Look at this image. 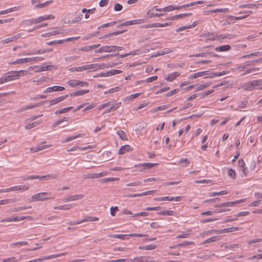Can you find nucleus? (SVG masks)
<instances>
[{"label": "nucleus", "instance_id": "16", "mask_svg": "<svg viewBox=\"0 0 262 262\" xmlns=\"http://www.w3.org/2000/svg\"><path fill=\"white\" fill-rule=\"evenodd\" d=\"M262 6L261 4L257 3V4H242L240 5L238 7L240 8H249V9H253V8H259Z\"/></svg>", "mask_w": 262, "mask_h": 262}, {"label": "nucleus", "instance_id": "4", "mask_svg": "<svg viewBox=\"0 0 262 262\" xmlns=\"http://www.w3.org/2000/svg\"><path fill=\"white\" fill-rule=\"evenodd\" d=\"M50 193L48 192H40L38 193L37 194H34L31 199L32 200H30L31 201H43L53 199L54 197L50 196Z\"/></svg>", "mask_w": 262, "mask_h": 262}, {"label": "nucleus", "instance_id": "21", "mask_svg": "<svg viewBox=\"0 0 262 262\" xmlns=\"http://www.w3.org/2000/svg\"><path fill=\"white\" fill-rule=\"evenodd\" d=\"M51 146V145H39L36 147H33L30 148V150L32 152H36L42 150L43 149H46L47 148H49Z\"/></svg>", "mask_w": 262, "mask_h": 262}, {"label": "nucleus", "instance_id": "10", "mask_svg": "<svg viewBox=\"0 0 262 262\" xmlns=\"http://www.w3.org/2000/svg\"><path fill=\"white\" fill-rule=\"evenodd\" d=\"M107 174V172L105 171H103L99 173H90L84 176V179H97L99 178L103 177Z\"/></svg>", "mask_w": 262, "mask_h": 262}, {"label": "nucleus", "instance_id": "46", "mask_svg": "<svg viewBox=\"0 0 262 262\" xmlns=\"http://www.w3.org/2000/svg\"><path fill=\"white\" fill-rule=\"evenodd\" d=\"M158 214L162 215H174V211L172 210H165L158 212Z\"/></svg>", "mask_w": 262, "mask_h": 262}, {"label": "nucleus", "instance_id": "35", "mask_svg": "<svg viewBox=\"0 0 262 262\" xmlns=\"http://www.w3.org/2000/svg\"><path fill=\"white\" fill-rule=\"evenodd\" d=\"M117 134L119 136V138L123 141L127 140V137L126 133L122 130H119L117 132Z\"/></svg>", "mask_w": 262, "mask_h": 262}, {"label": "nucleus", "instance_id": "13", "mask_svg": "<svg viewBox=\"0 0 262 262\" xmlns=\"http://www.w3.org/2000/svg\"><path fill=\"white\" fill-rule=\"evenodd\" d=\"M147 256H139L133 259H128L127 262H155V261H148Z\"/></svg>", "mask_w": 262, "mask_h": 262}, {"label": "nucleus", "instance_id": "6", "mask_svg": "<svg viewBox=\"0 0 262 262\" xmlns=\"http://www.w3.org/2000/svg\"><path fill=\"white\" fill-rule=\"evenodd\" d=\"M85 195L83 194H75L70 195L67 198H64L62 200L64 202H69L71 201H75L79 200H81L84 198Z\"/></svg>", "mask_w": 262, "mask_h": 262}, {"label": "nucleus", "instance_id": "38", "mask_svg": "<svg viewBox=\"0 0 262 262\" xmlns=\"http://www.w3.org/2000/svg\"><path fill=\"white\" fill-rule=\"evenodd\" d=\"M21 259V256H19L18 258L17 257H11L4 259L3 262H17Z\"/></svg>", "mask_w": 262, "mask_h": 262}, {"label": "nucleus", "instance_id": "1", "mask_svg": "<svg viewBox=\"0 0 262 262\" xmlns=\"http://www.w3.org/2000/svg\"><path fill=\"white\" fill-rule=\"evenodd\" d=\"M258 86H260L258 89L262 90V79H256L245 82L242 84V88L246 91H252Z\"/></svg>", "mask_w": 262, "mask_h": 262}, {"label": "nucleus", "instance_id": "25", "mask_svg": "<svg viewBox=\"0 0 262 262\" xmlns=\"http://www.w3.org/2000/svg\"><path fill=\"white\" fill-rule=\"evenodd\" d=\"M126 31V30L114 32H112V33H109L108 34H106V35L102 36V37H101L100 38V39H105V38H107L108 37H110L113 36L120 35V34H121L124 33Z\"/></svg>", "mask_w": 262, "mask_h": 262}, {"label": "nucleus", "instance_id": "41", "mask_svg": "<svg viewBox=\"0 0 262 262\" xmlns=\"http://www.w3.org/2000/svg\"><path fill=\"white\" fill-rule=\"evenodd\" d=\"M259 70V68H254L251 69H247L241 75L245 76L253 72H256Z\"/></svg>", "mask_w": 262, "mask_h": 262}, {"label": "nucleus", "instance_id": "39", "mask_svg": "<svg viewBox=\"0 0 262 262\" xmlns=\"http://www.w3.org/2000/svg\"><path fill=\"white\" fill-rule=\"evenodd\" d=\"M120 21V20H117L116 21H112V22H110V23H106V24H103V25L100 26L99 27H98V29H100L101 28H105V27L113 26L114 25L117 24L118 23H119Z\"/></svg>", "mask_w": 262, "mask_h": 262}, {"label": "nucleus", "instance_id": "56", "mask_svg": "<svg viewBox=\"0 0 262 262\" xmlns=\"http://www.w3.org/2000/svg\"><path fill=\"white\" fill-rule=\"evenodd\" d=\"M44 59V58L42 57H33L29 58V62H38L39 61L43 60Z\"/></svg>", "mask_w": 262, "mask_h": 262}, {"label": "nucleus", "instance_id": "3", "mask_svg": "<svg viewBox=\"0 0 262 262\" xmlns=\"http://www.w3.org/2000/svg\"><path fill=\"white\" fill-rule=\"evenodd\" d=\"M116 63H112L110 64L107 66H106L104 63L98 64V63H94L90 64H86L83 66H81L82 71L91 70H94L95 69H102L106 67H112L114 66H116Z\"/></svg>", "mask_w": 262, "mask_h": 262}, {"label": "nucleus", "instance_id": "61", "mask_svg": "<svg viewBox=\"0 0 262 262\" xmlns=\"http://www.w3.org/2000/svg\"><path fill=\"white\" fill-rule=\"evenodd\" d=\"M227 193V192L226 190H223L220 192H212L209 194L210 196H214L218 195H224Z\"/></svg>", "mask_w": 262, "mask_h": 262}, {"label": "nucleus", "instance_id": "2", "mask_svg": "<svg viewBox=\"0 0 262 262\" xmlns=\"http://www.w3.org/2000/svg\"><path fill=\"white\" fill-rule=\"evenodd\" d=\"M245 201H246V199H241L239 200H237L235 201L226 202L224 203L220 204L219 205L215 206V207H218V208H220L217 209L214 212L221 213V212L229 211L231 209H227V208L224 209L222 208L223 207H233V206H235V205L241 203L245 202Z\"/></svg>", "mask_w": 262, "mask_h": 262}, {"label": "nucleus", "instance_id": "15", "mask_svg": "<svg viewBox=\"0 0 262 262\" xmlns=\"http://www.w3.org/2000/svg\"><path fill=\"white\" fill-rule=\"evenodd\" d=\"M64 89H65V88L61 86H53L47 88L44 91L43 93H51L52 92L62 91H63Z\"/></svg>", "mask_w": 262, "mask_h": 262}, {"label": "nucleus", "instance_id": "47", "mask_svg": "<svg viewBox=\"0 0 262 262\" xmlns=\"http://www.w3.org/2000/svg\"><path fill=\"white\" fill-rule=\"evenodd\" d=\"M213 34L212 32H209L207 33H205L201 35L202 37H205L207 38V40H214L215 38L213 37Z\"/></svg>", "mask_w": 262, "mask_h": 262}, {"label": "nucleus", "instance_id": "55", "mask_svg": "<svg viewBox=\"0 0 262 262\" xmlns=\"http://www.w3.org/2000/svg\"><path fill=\"white\" fill-rule=\"evenodd\" d=\"M194 243L193 242L184 241L183 243L177 244L176 246H179V247H185V246H187L188 245H194Z\"/></svg>", "mask_w": 262, "mask_h": 262}, {"label": "nucleus", "instance_id": "36", "mask_svg": "<svg viewBox=\"0 0 262 262\" xmlns=\"http://www.w3.org/2000/svg\"><path fill=\"white\" fill-rule=\"evenodd\" d=\"M29 58H21V59H18L16 60L15 61H14L11 62V64H23L29 62Z\"/></svg>", "mask_w": 262, "mask_h": 262}, {"label": "nucleus", "instance_id": "58", "mask_svg": "<svg viewBox=\"0 0 262 262\" xmlns=\"http://www.w3.org/2000/svg\"><path fill=\"white\" fill-rule=\"evenodd\" d=\"M171 196H163V197H159V198H156L154 200L155 201H171Z\"/></svg>", "mask_w": 262, "mask_h": 262}, {"label": "nucleus", "instance_id": "29", "mask_svg": "<svg viewBox=\"0 0 262 262\" xmlns=\"http://www.w3.org/2000/svg\"><path fill=\"white\" fill-rule=\"evenodd\" d=\"M182 8H183L182 6L176 7L170 5L162 8V10L164 12H169L174 10H179Z\"/></svg>", "mask_w": 262, "mask_h": 262}, {"label": "nucleus", "instance_id": "26", "mask_svg": "<svg viewBox=\"0 0 262 262\" xmlns=\"http://www.w3.org/2000/svg\"><path fill=\"white\" fill-rule=\"evenodd\" d=\"M89 90H79L77 91H75L73 93H72L70 94L71 97H76L82 96L84 94H87L89 92Z\"/></svg>", "mask_w": 262, "mask_h": 262}, {"label": "nucleus", "instance_id": "14", "mask_svg": "<svg viewBox=\"0 0 262 262\" xmlns=\"http://www.w3.org/2000/svg\"><path fill=\"white\" fill-rule=\"evenodd\" d=\"M66 254V253H62L58 254H53V255H49L48 256H44L42 258L35 259L34 260L35 261V262H41L43 260H47V259H52V258H57L59 256L64 255Z\"/></svg>", "mask_w": 262, "mask_h": 262}, {"label": "nucleus", "instance_id": "7", "mask_svg": "<svg viewBox=\"0 0 262 262\" xmlns=\"http://www.w3.org/2000/svg\"><path fill=\"white\" fill-rule=\"evenodd\" d=\"M7 81H10L13 80L18 79L19 75H18V72L15 71H11L5 74Z\"/></svg>", "mask_w": 262, "mask_h": 262}, {"label": "nucleus", "instance_id": "40", "mask_svg": "<svg viewBox=\"0 0 262 262\" xmlns=\"http://www.w3.org/2000/svg\"><path fill=\"white\" fill-rule=\"evenodd\" d=\"M28 243L27 242H26V241L18 242H16V243H11L10 245V247L11 248H14V247H16V246H25V245H28Z\"/></svg>", "mask_w": 262, "mask_h": 262}, {"label": "nucleus", "instance_id": "11", "mask_svg": "<svg viewBox=\"0 0 262 262\" xmlns=\"http://www.w3.org/2000/svg\"><path fill=\"white\" fill-rule=\"evenodd\" d=\"M69 96L68 95H63L61 96H60L59 97L56 98L53 100H47V102H49V105L52 106L55 104H57L60 102L63 101L65 100L67 97Z\"/></svg>", "mask_w": 262, "mask_h": 262}, {"label": "nucleus", "instance_id": "49", "mask_svg": "<svg viewBox=\"0 0 262 262\" xmlns=\"http://www.w3.org/2000/svg\"><path fill=\"white\" fill-rule=\"evenodd\" d=\"M40 123V122H39L38 121H35L34 122H32L31 123H29L25 126V128L26 129H30L33 127H35L38 124H39Z\"/></svg>", "mask_w": 262, "mask_h": 262}, {"label": "nucleus", "instance_id": "63", "mask_svg": "<svg viewBox=\"0 0 262 262\" xmlns=\"http://www.w3.org/2000/svg\"><path fill=\"white\" fill-rule=\"evenodd\" d=\"M108 72V76L115 75L116 74H118L121 73L122 71L118 70L113 69L110 70Z\"/></svg>", "mask_w": 262, "mask_h": 262}, {"label": "nucleus", "instance_id": "24", "mask_svg": "<svg viewBox=\"0 0 262 262\" xmlns=\"http://www.w3.org/2000/svg\"><path fill=\"white\" fill-rule=\"evenodd\" d=\"M100 44L93 45L91 46H85L79 49V50L83 52H88L93 49H97L100 47Z\"/></svg>", "mask_w": 262, "mask_h": 262}, {"label": "nucleus", "instance_id": "50", "mask_svg": "<svg viewBox=\"0 0 262 262\" xmlns=\"http://www.w3.org/2000/svg\"><path fill=\"white\" fill-rule=\"evenodd\" d=\"M51 66H41L39 67L36 71V72H39L42 71H46L50 70L51 69Z\"/></svg>", "mask_w": 262, "mask_h": 262}, {"label": "nucleus", "instance_id": "45", "mask_svg": "<svg viewBox=\"0 0 262 262\" xmlns=\"http://www.w3.org/2000/svg\"><path fill=\"white\" fill-rule=\"evenodd\" d=\"M23 23L26 26H31L33 24H36V18L26 19L23 21Z\"/></svg>", "mask_w": 262, "mask_h": 262}, {"label": "nucleus", "instance_id": "33", "mask_svg": "<svg viewBox=\"0 0 262 262\" xmlns=\"http://www.w3.org/2000/svg\"><path fill=\"white\" fill-rule=\"evenodd\" d=\"M231 49V47L229 45H226L220 47H216L215 50L217 52H224L229 51Z\"/></svg>", "mask_w": 262, "mask_h": 262}, {"label": "nucleus", "instance_id": "32", "mask_svg": "<svg viewBox=\"0 0 262 262\" xmlns=\"http://www.w3.org/2000/svg\"><path fill=\"white\" fill-rule=\"evenodd\" d=\"M180 75V74L178 72H174L172 73L169 74L167 75L166 79L169 81H173L176 78Z\"/></svg>", "mask_w": 262, "mask_h": 262}, {"label": "nucleus", "instance_id": "18", "mask_svg": "<svg viewBox=\"0 0 262 262\" xmlns=\"http://www.w3.org/2000/svg\"><path fill=\"white\" fill-rule=\"evenodd\" d=\"M209 71H202V72H199L194 74H192L190 75L188 79H195L199 77H202L205 75H206L208 74Z\"/></svg>", "mask_w": 262, "mask_h": 262}, {"label": "nucleus", "instance_id": "28", "mask_svg": "<svg viewBox=\"0 0 262 262\" xmlns=\"http://www.w3.org/2000/svg\"><path fill=\"white\" fill-rule=\"evenodd\" d=\"M191 14L190 13H183V14H180L178 15H176L174 16H170V17H168L167 19L168 20H176L180 18H182L188 16L190 15Z\"/></svg>", "mask_w": 262, "mask_h": 262}, {"label": "nucleus", "instance_id": "64", "mask_svg": "<svg viewBox=\"0 0 262 262\" xmlns=\"http://www.w3.org/2000/svg\"><path fill=\"white\" fill-rule=\"evenodd\" d=\"M228 175L233 179H235L236 178V173L235 171L232 169H230L228 171Z\"/></svg>", "mask_w": 262, "mask_h": 262}, {"label": "nucleus", "instance_id": "44", "mask_svg": "<svg viewBox=\"0 0 262 262\" xmlns=\"http://www.w3.org/2000/svg\"><path fill=\"white\" fill-rule=\"evenodd\" d=\"M81 137V134H78L77 135H75V136H71V137H68L66 139H64V140H63L62 141V143H67V142H68L69 141H71L73 140H74L78 137Z\"/></svg>", "mask_w": 262, "mask_h": 262}, {"label": "nucleus", "instance_id": "43", "mask_svg": "<svg viewBox=\"0 0 262 262\" xmlns=\"http://www.w3.org/2000/svg\"><path fill=\"white\" fill-rule=\"evenodd\" d=\"M67 84L72 88H74L78 85V80L71 79L67 81Z\"/></svg>", "mask_w": 262, "mask_h": 262}, {"label": "nucleus", "instance_id": "17", "mask_svg": "<svg viewBox=\"0 0 262 262\" xmlns=\"http://www.w3.org/2000/svg\"><path fill=\"white\" fill-rule=\"evenodd\" d=\"M29 188V186L27 185H18L10 187V189L12 191H24L27 190Z\"/></svg>", "mask_w": 262, "mask_h": 262}, {"label": "nucleus", "instance_id": "30", "mask_svg": "<svg viewBox=\"0 0 262 262\" xmlns=\"http://www.w3.org/2000/svg\"><path fill=\"white\" fill-rule=\"evenodd\" d=\"M220 239H221V238L219 236H212V237H211L206 239L205 241H204L202 243V245H204V244H207V243H212V242H216V241H219L220 240Z\"/></svg>", "mask_w": 262, "mask_h": 262}, {"label": "nucleus", "instance_id": "52", "mask_svg": "<svg viewBox=\"0 0 262 262\" xmlns=\"http://www.w3.org/2000/svg\"><path fill=\"white\" fill-rule=\"evenodd\" d=\"M189 164H190V161L189 160H188L187 159H183L182 158L179 161V164L182 165L183 166H184V167H186Z\"/></svg>", "mask_w": 262, "mask_h": 262}, {"label": "nucleus", "instance_id": "53", "mask_svg": "<svg viewBox=\"0 0 262 262\" xmlns=\"http://www.w3.org/2000/svg\"><path fill=\"white\" fill-rule=\"evenodd\" d=\"M211 84V83L208 82L203 84H200L196 88V91H199L204 90L205 89L210 85Z\"/></svg>", "mask_w": 262, "mask_h": 262}, {"label": "nucleus", "instance_id": "60", "mask_svg": "<svg viewBox=\"0 0 262 262\" xmlns=\"http://www.w3.org/2000/svg\"><path fill=\"white\" fill-rule=\"evenodd\" d=\"M14 202H15L14 199L2 200L0 201V205H5V204H9L11 203H13Z\"/></svg>", "mask_w": 262, "mask_h": 262}, {"label": "nucleus", "instance_id": "9", "mask_svg": "<svg viewBox=\"0 0 262 262\" xmlns=\"http://www.w3.org/2000/svg\"><path fill=\"white\" fill-rule=\"evenodd\" d=\"M116 47L114 46H102L99 49L95 51V53L112 52H115Z\"/></svg>", "mask_w": 262, "mask_h": 262}, {"label": "nucleus", "instance_id": "59", "mask_svg": "<svg viewBox=\"0 0 262 262\" xmlns=\"http://www.w3.org/2000/svg\"><path fill=\"white\" fill-rule=\"evenodd\" d=\"M229 73V71H224L221 72L214 73H213V75L210 76V78H213V77H214L221 76L224 75L225 74H228Z\"/></svg>", "mask_w": 262, "mask_h": 262}, {"label": "nucleus", "instance_id": "37", "mask_svg": "<svg viewBox=\"0 0 262 262\" xmlns=\"http://www.w3.org/2000/svg\"><path fill=\"white\" fill-rule=\"evenodd\" d=\"M120 104V102L113 103L112 105L107 110L105 111L104 113H110L112 111L116 110L118 108H119Z\"/></svg>", "mask_w": 262, "mask_h": 262}, {"label": "nucleus", "instance_id": "54", "mask_svg": "<svg viewBox=\"0 0 262 262\" xmlns=\"http://www.w3.org/2000/svg\"><path fill=\"white\" fill-rule=\"evenodd\" d=\"M229 11V10L228 8H219V9H216L215 10L211 11V12L213 13H219V12L227 13Z\"/></svg>", "mask_w": 262, "mask_h": 262}, {"label": "nucleus", "instance_id": "8", "mask_svg": "<svg viewBox=\"0 0 262 262\" xmlns=\"http://www.w3.org/2000/svg\"><path fill=\"white\" fill-rule=\"evenodd\" d=\"M157 164V163H145L138 165H135V167H139L140 168L138 170L139 171L143 172L144 171L145 169H149Z\"/></svg>", "mask_w": 262, "mask_h": 262}, {"label": "nucleus", "instance_id": "57", "mask_svg": "<svg viewBox=\"0 0 262 262\" xmlns=\"http://www.w3.org/2000/svg\"><path fill=\"white\" fill-rule=\"evenodd\" d=\"M63 43V40H53L51 41H49L46 43V44L48 46H52V45H55L57 44H61Z\"/></svg>", "mask_w": 262, "mask_h": 262}, {"label": "nucleus", "instance_id": "19", "mask_svg": "<svg viewBox=\"0 0 262 262\" xmlns=\"http://www.w3.org/2000/svg\"><path fill=\"white\" fill-rule=\"evenodd\" d=\"M146 50L148 51V50H146V49L145 50V51H142L140 50H134V51H132V52H130L129 53L120 55V58H122L125 57L130 55H140V54H141L143 53H146L147 52Z\"/></svg>", "mask_w": 262, "mask_h": 262}, {"label": "nucleus", "instance_id": "20", "mask_svg": "<svg viewBox=\"0 0 262 262\" xmlns=\"http://www.w3.org/2000/svg\"><path fill=\"white\" fill-rule=\"evenodd\" d=\"M133 150V148L129 145H124L121 146L118 150V154L121 155L124 154L126 152L131 151Z\"/></svg>", "mask_w": 262, "mask_h": 262}, {"label": "nucleus", "instance_id": "42", "mask_svg": "<svg viewBox=\"0 0 262 262\" xmlns=\"http://www.w3.org/2000/svg\"><path fill=\"white\" fill-rule=\"evenodd\" d=\"M48 52L47 50L46 49H41V50H38L37 51H35L34 52H30L26 54V55H35V54H44L45 53Z\"/></svg>", "mask_w": 262, "mask_h": 262}, {"label": "nucleus", "instance_id": "51", "mask_svg": "<svg viewBox=\"0 0 262 262\" xmlns=\"http://www.w3.org/2000/svg\"><path fill=\"white\" fill-rule=\"evenodd\" d=\"M203 3H204V2L203 1H195L194 2H191L189 4L183 5H182V7L183 8H187V7L193 6L194 5H198V4H202Z\"/></svg>", "mask_w": 262, "mask_h": 262}, {"label": "nucleus", "instance_id": "34", "mask_svg": "<svg viewBox=\"0 0 262 262\" xmlns=\"http://www.w3.org/2000/svg\"><path fill=\"white\" fill-rule=\"evenodd\" d=\"M72 207V204H64L62 205H60L59 206L54 207L55 209H58V210H69L71 209Z\"/></svg>", "mask_w": 262, "mask_h": 262}, {"label": "nucleus", "instance_id": "27", "mask_svg": "<svg viewBox=\"0 0 262 262\" xmlns=\"http://www.w3.org/2000/svg\"><path fill=\"white\" fill-rule=\"evenodd\" d=\"M243 13H246L247 14L246 15H241V16H231V17L234 20H241L244 18H246L247 17L250 15V14L252 13V11H247L245 12H240L239 14H243Z\"/></svg>", "mask_w": 262, "mask_h": 262}, {"label": "nucleus", "instance_id": "48", "mask_svg": "<svg viewBox=\"0 0 262 262\" xmlns=\"http://www.w3.org/2000/svg\"><path fill=\"white\" fill-rule=\"evenodd\" d=\"M119 180L118 178H106L100 180L101 183H107L111 181H115Z\"/></svg>", "mask_w": 262, "mask_h": 262}, {"label": "nucleus", "instance_id": "5", "mask_svg": "<svg viewBox=\"0 0 262 262\" xmlns=\"http://www.w3.org/2000/svg\"><path fill=\"white\" fill-rule=\"evenodd\" d=\"M43 178H47V179H55L57 178V175L54 174H50L46 176H39L38 175L35 176H24L20 177V179L23 181H27L29 180H34L39 179L40 180Z\"/></svg>", "mask_w": 262, "mask_h": 262}, {"label": "nucleus", "instance_id": "12", "mask_svg": "<svg viewBox=\"0 0 262 262\" xmlns=\"http://www.w3.org/2000/svg\"><path fill=\"white\" fill-rule=\"evenodd\" d=\"M99 219L97 217H92L90 216H86L85 219L83 220H82L79 222H73L72 223H70L71 225H77L81 224L82 223L85 222H94L98 221Z\"/></svg>", "mask_w": 262, "mask_h": 262}, {"label": "nucleus", "instance_id": "22", "mask_svg": "<svg viewBox=\"0 0 262 262\" xmlns=\"http://www.w3.org/2000/svg\"><path fill=\"white\" fill-rule=\"evenodd\" d=\"M55 18V16L52 14L49 15H45L43 16H40L38 18H36L37 24L40 23L42 21L48 20V19H53Z\"/></svg>", "mask_w": 262, "mask_h": 262}, {"label": "nucleus", "instance_id": "23", "mask_svg": "<svg viewBox=\"0 0 262 262\" xmlns=\"http://www.w3.org/2000/svg\"><path fill=\"white\" fill-rule=\"evenodd\" d=\"M53 0H51V1H47L43 3H40H40L35 4H33V5L34 6L35 8L36 9H41V8H45V7H47V6H48L49 5L51 4V3H53Z\"/></svg>", "mask_w": 262, "mask_h": 262}, {"label": "nucleus", "instance_id": "62", "mask_svg": "<svg viewBox=\"0 0 262 262\" xmlns=\"http://www.w3.org/2000/svg\"><path fill=\"white\" fill-rule=\"evenodd\" d=\"M212 52H203L198 54H195L192 55H190V57H203L206 56L208 54H211Z\"/></svg>", "mask_w": 262, "mask_h": 262}, {"label": "nucleus", "instance_id": "31", "mask_svg": "<svg viewBox=\"0 0 262 262\" xmlns=\"http://www.w3.org/2000/svg\"><path fill=\"white\" fill-rule=\"evenodd\" d=\"M47 102V101H43L41 102L36 103L34 105H28L25 106L23 108V111L30 110L31 108H33L34 107H38V106H40L41 105L46 103Z\"/></svg>", "mask_w": 262, "mask_h": 262}]
</instances>
